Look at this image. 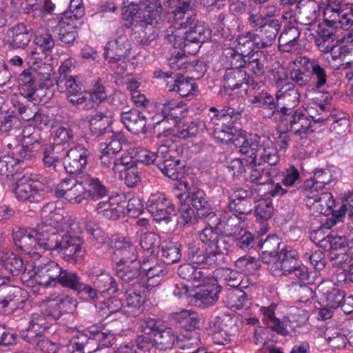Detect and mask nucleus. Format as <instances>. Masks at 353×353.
Returning <instances> with one entry per match:
<instances>
[{
  "label": "nucleus",
  "mask_w": 353,
  "mask_h": 353,
  "mask_svg": "<svg viewBox=\"0 0 353 353\" xmlns=\"http://www.w3.org/2000/svg\"><path fill=\"white\" fill-rule=\"evenodd\" d=\"M39 250L57 251L65 261L75 263L83 257L85 250L79 236L54 227L39 225L36 228Z\"/></svg>",
  "instance_id": "f257e3e1"
},
{
  "label": "nucleus",
  "mask_w": 353,
  "mask_h": 353,
  "mask_svg": "<svg viewBox=\"0 0 353 353\" xmlns=\"http://www.w3.org/2000/svg\"><path fill=\"white\" fill-rule=\"evenodd\" d=\"M234 147L239 152L251 159L250 164L261 165H275L279 161L278 150L274 143L269 139L261 137L257 134L249 137L239 135L234 140Z\"/></svg>",
  "instance_id": "f03ea898"
},
{
  "label": "nucleus",
  "mask_w": 353,
  "mask_h": 353,
  "mask_svg": "<svg viewBox=\"0 0 353 353\" xmlns=\"http://www.w3.org/2000/svg\"><path fill=\"white\" fill-rule=\"evenodd\" d=\"M162 12L163 7L159 0L131 2L125 13V19L137 23L141 27L155 26L162 21Z\"/></svg>",
  "instance_id": "7ed1b4c3"
},
{
  "label": "nucleus",
  "mask_w": 353,
  "mask_h": 353,
  "mask_svg": "<svg viewBox=\"0 0 353 353\" xmlns=\"http://www.w3.org/2000/svg\"><path fill=\"white\" fill-rule=\"evenodd\" d=\"M16 198L29 203H38L43 200L44 190L41 184L29 175L16 177L12 185Z\"/></svg>",
  "instance_id": "20e7f679"
},
{
  "label": "nucleus",
  "mask_w": 353,
  "mask_h": 353,
  "mask_svg": "<svg viewBox=\"0 0 353 353\" xmlns=\"http://www.w3.org/2000/svg\"><path fill=\"white\" fill-rule=\"evenodd\" d=\"M155 108L157 124L167 122L175 125L186 118L188 114L185 104L173 99L160 101L157 103Z\"/></svg>",
  "instance_id": "39448f33"
},
{
  "label": "nucleus",
  "mask_w": 353,
  "mask_h": 353,
  "mask_svg": "<svg viewBox=\"0 0 353 353\" xmlns=\"http://www.w3.org/2000/svg\"><path fill=\"white\" fill-rule=\"evenodd\" d=\"M187 256L188 260L192 263L213 268H222L226 263L225 260L221 257V254H216L212 250L196 241L188 243Z\"/></svg>",
  "instance_id": "423d86ee"
},
{
  "label": "nucleus",
  "mask_w": 353,
  "mask_h": 353,
  "mask_svg": "<svg viewBox=\"0 0 353 353\" xmlns=\"http://www.w3.org/2000/svg\"><path fill=\"white\" fill-rule=\"evenodd\" d=\"M55 194L72 204H81L88 200L85 188L83 185L82 175L75 179H63L57 186Z\"/></svg>",
  "instance_id": "0eeeda50"
},
{
  "label": "nucleus",
  "mask_w": 353,
  "mask_h": 353,
  "mask_svg": "<svg viewBox=\"0 0 353 353\" xmlns=\"http://www.w3.org/2000/svg\"><path fill=\"white\" fill-rule=\"evenodd\" d=\"M175 188L181 191V193H176V196L179 201L182 203H190L195 208L196 212H200V210L207 209L206 208L210 205L208 196L205 191L192 184L191 185L186 181H179L175 184Z\"/></svg>",
  "instance_id": "6e6552de"
},
{
  "label": "nucleus",
  "mask_w": 353,
  "mask_h": 353,
  "mask_svg": "<svg viewBox=\"0 0 353 353\" xmlns=\"http://www.w3.org/2000/svg\"><path fill=\"white\" fill-rule=\"evenodd\" d=\"M85 278L83 274L62 268L58 283L76 292L78 294L86 295L90 300L97 299L96 290L85 281Z\"/></svg>",
  "instance_id": "1a4fd4ad"
},
{
  "label": "nucleus",
  "mask_w": 353,
  "mask_h": 353,
  "mask_svg": "<svg viewBox=\"0 0 353 353\" xmlns=\"http://www.w3.org/2000/svg\"><path fill=\"white\" fill-rule=\"evenodd\" d=\"M250 84V77L242 69L225 70L223 86L228 94L243 97L246 95Z\"/></svg>",
  "instance_id": "9d476101"
},
{
  "label": "nucleus",
  "mask_w": 353,
  "mask_h": 353,
  "mask_svg": "<svg viewBox=\"0 0 353 353\" xmlns=\"http://www.w3.org/2000/svg\"><path fill=\"white\" fill-rule=\"evenodd\" d=\"M199 239L205 247L212 250L216 254L225 260L230 248L228 238L219 230L205 227L199 234Z\"/></svg>",
  "instance_id": "9b49d317"
},
{
  "label": "nucleus",
  "mask_w": 353,
  "mask_h": 353,
  "mask_svg": "<svg viewBox=\"0 0 353 353\" xmlns=\"http://www.w3.org/2000/svg\"><path fill=\"white\" fill-rule=\"evenodd\" d=\"M300 94L294 84L286 83L276 94L278 114L287 117L296 112L295 107L299 103Z\"/></svg>",
  "instance_id": "f8f14e48"
},
{
  "label": "nucleus",
  "mask_w": 353,
  "mask_h": 353,
  "mask_svg": "<svg viewBox=\"0 0 353 353\" xmlns=\"http://www.w3.org/2000/svg\"><path fill=\"white\" fill-rule=\"evenodd\" d=\"M131 49V43L128 36L121 34L107 43L104 58L110 64L124 62L125 58L130 55Z\"/></svg>",
  "instance_id": "ddd939ff"
},
{
  "label": "nucleus",
  "mask_w": 353,
  "mask_h": 353,
  "mask_svg": "<svg viewBox=\"0 0 353 353\" xmlns=\"http://www.w3.org/2000/svg\"><path fill=\"white\" fill-rule=\"evenodd\" d=\"M90 155V150L81 145H77L66 151L68 157L65 162L64 168L70 174L76 177L83 174V170L88 164V158Z\"/></svg>",
  "instance_id": "4468645a"
},
{
  "label": "nucleus",
  "mask_w": 353,
  "mask_h": 353,
  "mask_svg": "<svg viewBox=\"0 0 353 353\" xmlns=\"http://www.w3.org/2000/svg\"><path fill=\"white\" fill-rule=\"evenodd\" d=\"M148 210L158 221L164 220L171 221V216L174 212V206L167 199L164 194L157 192L152 194L146 203Z\"/></svg>",
  "instance_id": "2eb2a0df"
},
{
  "label": "nucleus",
  "mask_w": 353,
  "mask_h": 353,
  "mask_svg": "<svg viewBox=\"0 0 353 353\" xmlns=\"http://www.w3.org/2000/svg\"><path fill=\"white\" fill-rule=\"evenodd\" d=\"M325 15L330 18L329 23H339L341 26L353 25V0H343L336 5L325 9Z\"/></svg>",
  "instance_id": "dca6fc26"
},
{
  "label": "nucleus",
  "mask_w": 353,
  "mask_h": 353,
  "mask_svg": "<svg viewBox=\"0 0 353 353\" xmlns=\"http://www.w3.org/2000/svg\"><path fill=\"white\" fill-rule=\"evenodd\" d=\"M277 256L270 268V272L274 276L288 275L299 262L297 252L284 245Z\"/></svg>",
  "instance_id": "f3484780"
},
{
  "label": "nucleus",
  "mask_w": 353,
  "mask_h": 353,
  "mask_svg": "<svg viewBox=\"0 0 353 353\" xmlns=\"http://www.w3.org/2000/svg\"><path fill=\"white\" fill-rule=\"evenodd\" d=\"M47 305L59 319L63 314L73 313L77 305L75 298L64 292H54L49 296Z\"/></svg>",
  "instance_id": "a211bd4d"
},
{
  "label": "nucleus",
  "mask_w": 353,
  "mask_h": 353,
  "mask_svg": "<svg viewBox=\"0 0 353 353\" xmlns=\"http://www.w3.org/2000/svg\"><path fill=\"white\" fill-rule=\"evenodd\" d=\"M296 61L303 70L311 75L315 88L321 89L327 84L328 77L326 67L319 60L310 59L307 57H300Z\"/></svg>",
  "instance_id": "6ab92c4d"
},
{
  "label": "nucleus",
  "mask_w": 353,
  "mask_h": 353,
  "mask_svg": "<svg viewBox=\"0 0 353 353\" xmlns=\"http://www.w3.org/2000/svg\"><path fill=\"white\" fill-rule=\"evenodd\" d=\"M35 283L44 287L54 286L58 283L62 268L52 261L35 267Z\"/></svg>",
  "instance_id": "aec40b11"
},
{
  "label": "nucleus",
  "mask_w": 353,
  "mask_h": 353,
  "mask_svg": "<svg viewBox=\"0 0 353 353\" xmlns=\"http://www.w3.org/2000/svg\"><path fill=\"white\" fill-rule=\"evenodd\" d=\"M116 273L118 277L125 283H132L134 285H143L141 282L145 276L140 261H134L128 263H116Z\"/></svg>",
  "instance_id": "412c9836"
},
{
  "label": "nucleus",
  "mask_w": 353,
  "mask_h": 353,
  "mask_svg": "<svg viewBox=\"0 0 353 353\" xmlns=\"http://www.w3.org/2000/svg\"><path fill=\"white\" fill-rule=\"evenodd\" d=\"M221 287L216 281L213 280L206 284L197 286L192 296L194 303L199 307H207L217 301Z\"/></svg>",
  "instance_id": "4be33fe9"
},
{
  "label": "nucleus",
  "mask_w": 353,
  "mask_h": 353,
  "mask_svg": "<svg viewBox=\"0 0 353 353\" xmlns=\"http://www.w3.org/2000/svg\"><path fill=\"white\" fill-rule=\"evenodd\" d=\"M293 12L297 23L308 25L316 21L320 8L314 0H300L294 6Z\"/></svg>",
  "instance_id": "5701e85b"
},
{
  "label": "nucleus",
  "mask_w": 353,
  "mask_h": 353,
  "mask_svg": "<svg viewBox=\"0 0 353 353\" xmlns=\"http://www.w3.org/2000/svg\"><path fill=\"white\" fill-rule=\"evenodd\" d=\"M252 108L259 109L261 115L265 119H270L278 113L276 97L274 98L266 91H261L250 100Z\"/></svg>",
  "instance_id": "b1692460"
},
{
  "label": "nucleus",
  "mask_w": 353,
  "mask_h": 353,
  "mask_svg": "<svg viewBox=\"0 0 353 353\" xmlns=\"http://www.w3.org/2000/svg\"><path fill=\"white\" fill-rule=\"evenodd\" d=\"M8 43L12 50H24L32 39L30 28L23 23H19L7 31Z\"/></svg>",
  "instance_id": "393cba45"
},
{
  "label": "nucleus",
  "mask_w": 353,
  "mask_h": 353,
  "mask_svg": "<svg viewBox=\"0 0 353 353\" xmlns=\"http://www.w3.org/2000/svg\"><path fill=\"white\" fill-rule=\"evenodd\" d=\"M280 29L281 24L278 19H268L262 27L256 30L257 48L262 49L272 46Z\"/></svg>",
  "instance_id": "a878e982"
},
{
  "label": "nucleus",
  "mask_w": 353,
  "mask_h": 353,
  "mask_svg": "<svg viewBox=\"0 0 353 353\" xmlns=\"http://www.w3.org/2000/svg\"><path fill=\"white\" fill-rule=\"evenodd\" d=\"M284 119L289 123L290 130L302 139L314 132L310 117L301 109L296 110V112L285 117Z\"/></svg>",
  "instance_id": "bb28decb"
},
{
  "label": "nucleus",
  "mask_w": 353,
  "mask_h": 353,
  "mask_svg": "<svg viewBox=\"0 0 353 353\" xmlns=\"http://www.w3.org/2000/svg\"><path fill=\"white\" fill-rule=\"evenodd\" d=\"M120 117L122 123L131 133L137 135L146 133V117L137 109L123 111Z\"/></svg>",
  "instance_id": "cd10ccee"
},
{
  "label": "nucleus",
  "mask_w": 353,
  "mask_h": 353,
  "mask_svg": "<svg viewBox=\"0 0 353 353\" xmlns=\"http://www.w3.org/2000/svg\"><path fill=\"white\" fill-rule=\"evenodd\" d=\"M208 128L213 131V135L218 141L228 145L234 146V140L239 135L236 134V129L231 125L225 122L214 121L213 119H211Z\"/></svg>",
  "instance_id": "c85d7f7f"
},
{
  "label": "nucleus",
  "mask_w": 353,
  "mask_h": 353,
  "mask_svg": "<svg viewBox=\"0 0 353 353\" xmlns=\"http://www.w3.org/2000/svg\"><path fill=\"white\" fill-rule=\"evenodd\" d=\"M113 249L114 254L118 261L116 263H128L138 261L136 248L128 238L119 237L116 239Z\"/></svg>",
  "instance_id": "c756f323"
},
{
  "label": "nucleus",
  "mask_w": 353,
  "mask_h": 353,
  "mask_svg": "<svg viewBox=\"0 0 353 353\" xmlns=\"http://www.w3.org/2000/svg\"><path fill=\"white\" fill-rule=\"evenodd\" d=\"M88 199L98 201L108 195L109 190L98 177L88 174H82Z\"/></svg>",
  "instance_id": "7c9ffc66"
},
{
  "label": "nucleus",
  "mask_w": 353,
  "mask_h": 353,
  "mask_svg": "<svg viewBox=\"0 0 353 353\" xmlns=\"http://www.w3.org/2000/svg\"><path fill=\"white\" fill-rule=\"evenodd\" d=\"M120 195L108 196L107 201H100L96 208L97 214L108 219L116 220L122 215L123 208L121 207Z\"/></svg>",
  "instance_id": "2f4dec72"
},
{
  "label": "nucleus",
  "mask_w": 353,
  "mask_h": 353,
  "mask_svg": "<svg viewBox=\"0 0 353 353\" xmlns=\"http://www.w3.org/2000/svg\"><path fill=\"white\" fill-rule=\"evenodd\" d=\"M174 19L181 28H186L193 26L196 20V13L194 9V4L190 1L179 2L173 12Z\"/></svg>",
  "instance_id": "473e14b6"
},
{
  "label": "nucleus",
  "mask_w": 353,
  "mask_h": 353,
  "mask_svg": "<svg viewBox=\"0 0 353 353\" xmlns=\"http://www.w3.org/2000/svg\"><path fill=\"white\" fill-rule=\"evenodd\" d=\"M157 166L164 176L176 181L183 176L185 164L180 159L172 157L163 159L161 156L158 160Z\"/></svg>",
  "instance_id": "72a5a7b5"
},
{
  "label": "nucleus",
  "mask_w": 353,
  "mask_h": 353,
  "mask_svg": "<svg viewBox=\"0 0 353 353\" xmlns=\"http://www.w3.org/2000/svg\"><path fill=\"white\" fill-rule=\"evenodd\" d=\"M331 99V97L327 96L324 99V103H316L318 114L316 116H310L314 123L332 122L334 119L341 120L342 117H344V112L343 111L333 108L332 105L329 103Z\"/></svg>",
  "instance_id": "f704fd0d"
},
{
  "label": "nucleus",
  "mask_w": 353,
  "mask_h": 353,
  "mask_svg": "<svg viewBox=\"0 0 353 353\" xmlns=\"http://www.w3.org/2000/svg\"><path fill=\"white\" fill-rule=\"evenodd\" d=\"M277 305L272 303L268 307H262L261 312L263 314V321H265L268 327L278 334L287 336L288 331L285 321L280 320L275 316V310Z\"/></svg>",
  "instance_id": "c9c22d12"
},
{
  "label": "nucleus",
  "mask_w": 353,
  "mask_h": 353,
  "mask_svg": "<svg viewBox=\"0 0 353 353\" xmlns=\"http://www.w3.org/2000/svg\"><path fill=\"white\" fill-rule=\"evenodd\" d=\"M314 43L318 49L323 53L331 45L334 43L336 39L334 29L327 25H319L318 29L312 34Z\"/></svg>",
  "instance_id": "e433bc0d"
},
{
  "label": "nucleus",
  "mask_w": 353,
  "mask_h": 353,
  "mask_svg": "<svg viewBox=\"0 0 353 353\" xmlns=\"http://www.w3.org/2000/svg\"><path fill=\"white\" fill-rule=\"evenodd\" d=\"M258 245L261 250V260L265 263H273L282 248L280 239L276 236H271L261 243Z\"/></svg>",
  "instance_id": "4c0bfd02"
},
{
  "label": "nucleus",
  "mask_w": 353,
  "mask_h": 353,
  "mask_svg": "<svg viewBox=\"0 0 353 353\" xmlns=\"http://www.w3.org/2000/svg\"><path fill=\"white\" fill-rule=\"evenodd\" d=\"M52 32L59 41L68 45H72L78 34L75 27L63 17L56 26L52 27Z\"/></svg>",
  "instance_id": "58836bf2"
},
{
  "label": "nucleus",
  "mask_w": 353,
  "mask_h": 353,
  "mask_svg": "<svg viewBox=\"0 0 353 353\" xmlns=\"http://www.w3.org/2000/svg\"><path fill=\"white\" fill-rule=\"evenodd\" d=\"M168 64L173 70L188 71L192 68H201V73L206 71L205 65L201 61H196L194 64L189 62V57L184 52L175 51L168 59Z\"/></svg>",
  "instance_id": "ea45409f"
},
{
  "label": "nucleus",
  "mask_w": 353,
  "mask_h": 353,
  "mask_svg": "<svg viewBox=\"0 0 353 353\" xmlns=\"http://www.w3.org/2000/svg\"><path fill=\"white\" fill-rule=\"evenodd\" d=\"M140 245L144 254L145 259H155L161 246V237L155 232H146L140 238Z\"/></svg>",
  "instance_id": "a19ab883"
},
{
  "label": "nucleus",
  "mask_w": 353,
  "mask_h": 353,
  "mask_svg": "<svg viewBox=\"0 0 353 353\" xmlns=\"http://www.w3.org/2000/svg\"><path fill=\"white\" fill-rule=\"evenodd\" d=\"M27 94V99L34 103H46L50 100L54 94L53 81L37 83L34 88H30Z\"/></svg>",
  "instance_id": "79ce46f5"
},
{
  "label": "nucleus",
  "mask_w": 353,
  "mask_h": 353,
  "mask_svg": "<svg viewBox=\"0 0 353 353\" xmlns=\"http://www.w3.org/2000/svg\"><path fill=\"white\" fill-rule=\"evenodd\" d=\"M301 31L294 26L285 27L279 37V49L283 52L291 51L296 46Z\"/></svg>",
  "instance_id": "37998d69"
},
{
  "label": "nucleus",
  "mask_w": 353,
  "mask_h": 353,
  "mask_svg": "<svg viewBox=\"0 0 353 353\" xmlns=\"http://www.w3.org/2000/svg\"><path fill=\"white\" fill-rule=\"evenodd\" d=\"M63 210L57 208L54 202L46 203L41 210V223L39 225H48L56 228L63 219Z\"/></svg>",
  "instance_id": "c03bdc74"
},
{
  "label": "nucleus",
  "mask_w": 353,
  "mask_h": 353,
  "mask_svg": "<svg viewBox=\"0 0 353 353\" xmlns=\"http://www.w3.org/2000/svg\"><path fill=\"white\" fill-rule=\"evenodd\" d=\"M176 337L172 328L163 326L153 336L154 349L160 351L172 350L176 342Z\"/></svg>",
  "instance_id": "a18cd8bd"
},
{
  "label": "nucleus",
  "mask_w": 353,
  "mask_h": 353,
  "mask_svg": "<svg viewBox=\"0 0 353 353\" xmlns=\"http://www.w3.org/2000/svg\"><path fill=\"white\" fill-rule=\"evenodd\" d=\"M243 110L244 105L242 103L225 105L212 119L214 121L225 122L227 124H232L241 117Z\"/></svg>",
  "instance_id": "49530a36"
},
{
  "label": "nucleus",
  "mask_w": 353,
  "mask_h": 353,
  "mask_svg": "<svg viewBox=\"0 0 353 353\" xmlns=\"http://www.w3.org/2000/svg\"><path fill=\"white\" fill-rule=\"evenodd\" d=\"M221 61L225 70L242 69L247 63L243 54L233 48H227L223 50Z\"/></svg>",
  "instance_id": "de8ad7c7"
},
{
  "label": "nucleus",
  "mask_w": 353,
  "mask_h": 353,
  "mask_svg": "<svg viewBox=\"0 0 353 353\" xmlns=\"http://www.w3.org/2000/svg\"><path fill=\"white\" fill-rule=\"evenodd\" d=\"M14 240L16 245L26 252L30 253L34 250H39L36 228L29 232L15 233Z\"/></svg>",
  "instance_id": "09e8293b"
},
{
  "label": "nucleus",
  "mask_w": 353,
  "mask_h": 353,
  "mask_svg": "<svg viewBox=\"0 0 353 353\" xmlns=\"http://www.w3.org/2000/svg\"><path fill=\"white\" fill-rule=\"evenodd\" d=\"M92 283L94 284L92 288L96 290L97 293L99 290L101 293L107 292L112 295L119 290L116 281L110 274L106 272H103L96 276Z\"/></svg>",
  "instance_id": "8fccbe9b"
},
{
  "label": "nucleus",
  "mask_w": 353,
  "mask_h": 353,
  "mask_svg": "<svg viewBox=\"0 0 353 353\" xmlns=\"http://www.w3.org/2000/svg\"><path fill=\"white\" fill-rule=\"evenodd\" d=\"M90 130L94 136H101L108 132L111 120L107 112H97L89 119Z\"/></svg>",
  "instance_id": "3c124183"
},
{
  "label": "nucleus",
  "mask_w": 353,
  "mask_h": 353,
  "mask_svg": "<svg viewBox=\"0 0 353 353\" xmlns=\"http://www.w3.org/2000/svg\"><path fill=\"white\" fill-rule=\"evenodd\" d=\"M174 320L179 327L188 331L197 328L199 326L201 319L195 312L183 310L174 314Z\"/></svg>",
  "instance_id": "603ef678"
},
{
  "label": "nucleus",
  "mask_w": 353,
  "mask_h": 353,
  "mask_svg": "<svg viewBox=\"0 0 353 353\" xmlns=\"http://www.w3.org/2000/svg\"><path fill=\"white\" fill-rule=\"evenodd\" d=\"M105 90V88L101 81L99 80L97 81L92 90L85 92V95H88L87 97L88 101L84 105L83 109L86 110H91L104 101L107 98Z\"/></svg>",
  "instance_id": "864d4df0"
},
{
  "label": "nucleus",
  "mask_w": 353,
  "mask_h": 353,
  "mask_svg": "<svg viewBox=\"0 0 353 353\" xmlns=\"http://www.w3.org/2000/svg\"><path fill=\"white\" fill-rule=\"evenodd\" d=\"M228 304L236 310H247L251 304L248 296L238 288L229 289L227 293Z\"/></svg>",
  "instance_id": "5fc2aeb1"
},
{
  "label": "nucleus",
  "mask_w": 353,
  "mask_h": 353,
  "mask_svg": "<svg viewBox=\"0 0 353 353\" xmlns=\"http://www.w3.org/2000/svg\"><path fill=\"white\" fill-rule=\"evenodd\" d=\"M0 263L13 276L19 275L24 267L23 259L13 253L1 252Z\"/></svg>",
  "instance_id": "6e6d98bb"
},
{
  "label": "nucleus",
  "mask_w": 353,
  "mask_h": 353,
  "mask_svg": "<svg viewBox=\"0 0 353 353\" xmlns=\"http://www.w3.org/2000/svg\"><path fill=\"white\" fill-rule=\"evenodd\" d=\"M181 245L179 242H164L161 246V259L165 263L172 264L181 258Z\"/></svg>",
  "instance_id": "4d7b16f0"
},
{
  "label": "nucleus",
  "mask_w": 353,
  "mask_h": 353,
  "mask_svg": "<svg viewBox=\"0 0 353 353\" xmlns=\"http://www.w3.org/2000/svg\"><path fill=\"white\" fill-rule=\"evenodd\" d=\"M68 68V65L65 64H62L59 68L60 75L56 81L57 88L60 92H77L81 90V88L72 76L65 73Z\"/></svg>",
  "instance_id": "13d9d810"
},
{
  "label": "nucleus",
  "mask_w": 353,
  "mask_h": 353,
  "mask_svg": "<svg viewBox=\"0 0 353 353\" xmlns=\"http://www.w3.org/2000/svg\"><path fill=\"white\" fill-rule=\"evenodd\" d=\"M313 173V177L306 180L307 188H312L316 185L324 189L325 185H330L333 181L332 174L328 169H315Z\"/></svg>",
  "instance_id": "bf43d9fd"
},
{
  "label": "nucleus",
  "mask_w": 353,
  "mask_h": 353,
  "mask_svg": "<svg viewBox=\"0 0 353 353\" xmlns=\"http://www.w3.org/2000/svg\"><path fill=\"white\" fill-rule=\"evenodd\" d=\"M100 308L101 316L105 318H110L112 320H115L121 316V308L123 303L119 299L111 298L107 299L106 301L102 303Z\"/></svg>",
  "instance_id": "052dcab7"
},
{
  "label": "nucleus",
  "mask_w": 353,
  "mask_h": 353,
  "mask_svg": "<svg viewBox=\"0 0 353 353\" xmlns=\"http://www.w3.org/2000/svg\"><path fill=\"white\" fill-rule=\"evenodd\" d=\"M128 153L136 162H141L145 165L154 164L161 158L157 153L141 147L130 148L128 150Z\"/></svg>",
  "instance_id": "680f3d73"
},
{
  "label": "nucleus",
  "mask_w": 353,
  "mask_h": 353,
  "mask_svg": "<svg viewBox=\"0 0 353 353\" xmlns=\"http://www.w3.org/2000/svg\"><path fill=\"white\" fill-rule=\"evenodd\" d=\"M37 104L30 101L26 96H22L21 99L17 100L14 103V107L23 120L30 121L33 114L37 112L38 108Z\"/></svg>",
  "instance_id": "e2e57ef3"
},
{
  "label": "nucleus",
  "mask_w": 353,
  "mask_h": 353,
  "mask_svg": "<svg viewBox=\"0 0 353 353\" xmlns=\"http://www.w3.org/2000/svg\"><path fill=\"white\" fill-rule=\"evenodd\" d=\"M185 37L189 41L204 43L210 37V30L204 22L196 21L195 24L185 32Z\"/></svg>",
  "instance_id": "0e129e2a"
},
{
  "label": "nucleus",
  "mask_w": 353,
  "mask_h": 353,
  "mask_svg": "<svg viewBox=\"0 0 353 353\" xmlns=\"http://www.w3.org/2000/svg\"><path fill=\"white\" fill-rule=\"evenodd\" d=\"M195 88L192 79L181 76L174 80V83L170 86V90L176 91L181 97H188L194 94Z\"/></svg>",
  "instance_id": "69168bd1"
},
{
  "label": "nucleus",
  "mask_w": 353,
  "mask_h": 353,
  "mask_svg": "<svg viewBox=\"0 0 353 353\" xmlns=\"http://www.w3.org/2000/svg\"><path fill=\"white\" fill-rule=\"evenodd\" d=\"M211 328L215 330L233 332L235 330V319L230 314L221 313L210 321Z\"/></svg>",
  "instance_id": "338daca9"
},
{
  "label": "nucleus",
  "mask_w": 353,
  "mask_h": 353,
  "mask_svg": "<svg viewBox=\"0 0 353 353\" xmlns=\"http://www.w3.org/2000/svg\"><path fill=\"white\" fill-rule=\"evenodd\" d=\"M241 219L236 214L223 216L219 230L228 238L235 234L241 228Z\"/></svg>",
  "instance_id": "774afa93"
}]
</instances>
